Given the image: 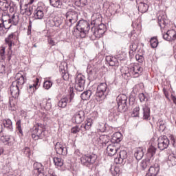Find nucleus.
<instances>
[{"instance_id":"1","label":"nucleus","mask_w":176,"mask_h":176,"mask_svg":"<svg viewBox=\"0 0 176 176\" xmlns=\"http://www.w3.org/2000/svg\"><path fill=\"white\" fill-rule=\"evenodd\" d=\"M109 94V88L105 82L100 83L97 87V91L95 98L98 102H102L107 98V96Z\"/></svg>"},{"instance_id":"2","label":"nucleus","mask_w":176,"mask_h":176,"mask_svg":"<svg viewBox=\"0 0 176 176\" xmlns=\"http://www.w3.org/2000/svg\"><path fill=\"white\" fill-rule=\"evenodd\" d=\"M31 137L34 141L42 140L46 136V131L43 128V124H36L30 129Z\"/></svg>"},{"instance_id":"3","label":"nucleus","mask_w":176,"mask_h":176,"mask_svg":"<svg viewBox=\"0 0 176 176\" xmlns=\"http://www.w3.org/2000/svg\"><path fill=\"white\" fill-rule=\"evenodd\" d=\"M155 153H156V147L155 146V143H152L148 148L146 153L147 157L141 162L140 167L142 170H145L147 167L151 166V160H152V157L155 156Z\"/></svg>"},{"instance_id":"4","label":"nucleus","mask_w":176,"mask_h":176,"mask_svg":"<svg viewBox=\"0 0 176 176\" xmlns=\"http://www.w3.org/2000/svg\"><path fill=\"white\" fill-rule=\"evenodd\" d=\"M76 30L80 32L79 36L80 38H86V36L89 34V31H90V23L87 21L80 20L76 26Z\"/></svg>"},{"instance_id":"5","label":"nucleus","mask_w":176,"mask_h":176,"mask_svg":"<svg viewBox=\"0 0 176 176\" xmlns=\"http://www.w3.org/2000/svg\"><path fill=\"white\" fill-rule=\"evenodd\" d=\"M107 31V25L104 23H100L98 26L94 25L91 29V33L92 34L93 36L100 39L102 38V35L105 34Z\"/></svg>"},{"instance_id":"6","label":"nucleus","mask_w":176,"mask_h":176,"mask_svg":"<svg viewBox=\"0 0 176 176\" xmlns=\"http://www.w3.org/2000/svg\"><path fill=\"white\" fill-rule=\"evenodd\" d=\"M116 101L119 112H126L127 111V96L120 94L117 97Z\"/></svg>"},{"instance_id":"7","label":"nucleus","mask_w":176,"mask_h":176,"mask_svg":"<svg viewBox=\"0 0 176 176\" xmlns=\"http://www.w3.org/2000/svg\"><path fill=\"white\" fill-rule=\"evenodd\" d=\"M97 160V155L96 154L85 155L80 158V162L82 166L86 167H91Z\"/></svg>"},{"instance_id":"8","label":"nucleus","mask_w":176,"mask_h":176,"mask_svg":"<svg viewBox=\"0 0 176 176\" xmlns=\"http://www.w3.org/2000/svg\"><path fill=\"white\" fill-rule=\"evenodd\" d=\"M86 83V77L81 74L77 75L75 79V89L77 91H83Z\"/></svg>"},{"instance_id":"9","label":"nucleus","mask_w":176,"mask_h":176,"mask_svg":"<svg viewBox=\"0 0 176 176\" xmlns=\"http://www.w3.org/2000/svg\"><path fill=\"white\" fill-rule=\"evenodd\" d=\"M78 21V12L76 11H68L66 13V24L68 27H72Z\"/></svg>"},{"instance_id":"10","label":"nucleus","mask_w":176,"mask_h":176,"mask_svg":"<svg viewBox=\"0 0 176 176\" xmlns=\"http://www.w3.org/2000/svg\"><path fill=\"white\" fill-rule=\"evenodd\" d=\"M74 97H75V94L74 93V89H70L69 96H66L63 98L58 102V106L60 108H65L67 107V104H69V102H72V100H74Z\"/></svg>"},{"instance_id":"11","label":"nucleus","mask_w":176,"mask_h":176,"mask_svg":"<svg viewBox=\"0 0 176 176\" xmlns=\"http://www.w3.org/2000/svg\"><path fill=\"white\" fill-rule=\"evenodd\" d=\"M158 148L160 151H164L167 149L170 145V140L168 139L167 136H163L158 138Z\"/></svg>"},{"instance_id":"12","label":"nucleus","mask_w":176,"mask_h":176,"mask_svg":"<svg viewBox=\"0 0 176 176\" xmlns=\"http://www.w3.org/2000/svg\"><path fill=\"white\" fill-rule=\"evenodd\" d=\"M15 80L12 82L14 86H18L23 89V85L27 82V78L23 76L21 74L17 73L15 76Z\"/></svg>"},{"instance_id":"13","label":"nucleus","mask_w":176,"mask_h":176,"mask_svg":"<svg viewBox=\"0 0 176 176\" xmlns=\"http://www.w3.org/2000/svg\"><path fill=\"white\" fill-rule=\"evenodd\" d=\"M127 162V151L123 150L120 152L119 157L114 159L116 164H124Z\"/></svg>"},{"instance_id":"14","label":"nucleus","mask_w":176,"mask_h":176,"mask_svg":"<svg viewBox=\"0 0 176 176\" xmlns=\"http://www.w3.org/2000/svg\"><path fill=\"white\" fill-rule=\"evenodd\" d=\"M85 111L80 110L74 114L72 117V120L74 123H76V124H80V123L85 120Z\"/></svg>"},{"instance_id":"15","label":"nucleus","mask_w":176,"mask_h":176,"mask_svg":"<svg viewBox=\"0 0 176 176\" xmlns=\"http://www.w3.org/2000/svg\"><path fill=\"white\" fill-rule=\"evenodd\" d=\"M16 32L11 33L5 38V43L8 45L9 50H12V45H14V39H17Z\"/></svg>"},{"instance_id":"16","label":"nucleus","mask_w":176,"mask_h":176,"mask_svg":"<svg viewBox=\"0 0 176 176\" xmlns=\"http://www.w3.org/2000/svg\"><path fill=\"white\" fill-rule=\"evenodd\" d=\"M34 169L36 171L37 176H45L46 175V170H45V168L43 165L39 162H35L33 164Z\"/></svg>"},{"instance_id":"17","label":"nucleus","mask_w":176,"mask_h":176,"mask_svg":"<svg viewBox=\"0 0 176 176\" xmlns=\"http://www.w3.org/2000/svg\"><path fill=\"white\" fill-rule=\"evenodd\" d=\"M34 16L36 20H42L45 16V8L38 6L34 11Z\"/></svg>"},{"instance_id":"18","label":"nucleus","mask_w":176,"mask_h":176,"mask_svg":"<svg viewBox=\"0 0 176 176\" xmlns=\"http://www.w3.org/2000/svg\"><path fill=\"white\" fill-rule=\"evenodd\" d=\"M163 38L168 42L171 41H175L176 39V32L174 30H168L165 34H163Z\"/></svg>"},{"instance_id":"19","label":"nucleus","mask_w":176,"mask_h":176,"mask_svg":"<svg viewBox=\"0 0 176 176\" xmlns=\"http://www.w3.org/2000/svg\"><path fill=\"white\" fill-rule=\"evenodd\" d=\"M55 151L58 155H62V156H66V155L67 153V147L64 146L60 142H57L56 144Z\"/></svg>"},{"instance_id":"20","label":"nucleus","mask_w":176,"mask_h":176,"mask_svg":"<svg viewBox=\"0 0 176 176\" xmlns=\"http://www.w3.org/2000/svg\"><path fill=\"white\" fill-rule=\"evenodd\" d=\"M93 126V119L87 118L86 121L81 124L80 130L82 133H86V131L90 130Z\"/></svg>"},{"instance_id":"21","label":"nucleus","mask_w":176,"mask_h":176,"mask_svg":"<svg viewBox=\"0 0 176 176\" xmlns=\"http://www.w3.org/2000/svg\"><path fill=\"white\" fill-rule=\"evenodd\" d=\"M10 89L11 96L13 97V98H18L19 96H20V89H21V87H19V85H14L12 82Z\"/></svg>"},{"instance_id":"22","label":"nucleus","mask_w":176,"mask_h":176,"mask_svg":"<svg viewBox=\"0 0 176 176\" xmlns=\"http://www.w3.org/2000/svg\"><path fill=\"white\" fill-rule=\"evenodd\" d=\"M143 69L141 67V65L136 64L131 69V72H132V74L135 76V78H138L139 75H141L142 74Z\"/></svg>"},{"instance_id":"23","label":"nucleus","mask_w":176,"mask_h":176,"mask_svg":"<svg viewBox=\"0 0 176 176\" xmlns=\"http://www.w3.org/2000/svg\"><path fill=\"white\" fill-rule=\"evenodd\" d=\"M142 119L143 120H151V109L147 106L144 105L142 109Z\"/></svg>"},{"instance_id":"24","label":"nucleus","mask_w":176,"mask_h":176,"mask_svg":"<svg viewBox=\"0 0 176 176\" xmlns=\"http://www.w3.org/2000/svg\"><path fill=\"white\" fill-rule=\"evenodd\" d=\"M34 2V0H31L29 3L25 4V11L23 12V14L26 16H31L34 12V7L31 4Z\"/></svg>"},{"instance_id":"25","label":"nucleus","mask_w":176,"mask_h":176,"mask_svg":"<svg viewBox=\"0 0 176 176\" xmlns=\"http://www.w3.org/2000/svg\"><path fill=\"white\" fill-rule=\"evenodd\" d=\"M107 152L108 156H115L118 152V148H116L113 144H109L107 147Z\"/></svg>"},{"instance_id":"26","label":"nucleus","mask_w":176,"mask_h":176,"mask_svg":"<svg viewBox=\"0 0 176 176\" xmlns=\"http://www.w3.org/2000/svg\"><path fill=\"white\" fill-rule=\"evenodd\" d=\"M106 61L109 63L111 67H116L119 65V61L115 57L106 56Z\"/></svg>"},{"instance_id":"27","label":"nucleus","mask_w":176,"mask_h":176,"mask_svg":"<svg viewBox=\"0 0 176 176\" xmlns=\"http://www.w3.org/2000/svg\"><path fill=\"white\" fill-rule=\"evenodd\" d=\"M160 170V168H159V166H150L148 169V174H146V176H157Z\"/></svg>"},{"instance_id":"28","label":"nucleus","mask_w":176,"mask_h":176,"mask_svg":"<svg viewBox=\"0 0 176 176\" xmlns=\"http://www.w3.org/2000/svg\"><path fill=\"white\" fill-rule=\"evenodd\" d=\"M167 16L162 14L158 16V24L160 28H164L166 27V24H167Z\"/></svg>"},{"instance_id":"29","label":"nucleus","mask_w":176,"mask_h":176,"mask_svg":"<svg viewBox=\"0 0 176 176\" xmlns=\"http://www.w3.org/2000/svg\"><path fill=\"white\" fill-rule=\"evenodd\" d=\"M134 156L138 160H141L144 157V148L139 147L135 149Z\"/></svg>"},{"instance_id":"30","label":"nucleus","mask_w":176,"mask_h":176,"mask_svg":"<svg viewBox=\"0 0 176 176\" xmlns=\"http://www.w3.org/2000/svg\"><path fill=\"white\" fill-rule=\"evenodd\" d=\"M100 144H103L107 145V144H111L112 141H111V138L108 135H101L99 137Z\"/></svg>"},{"instance_id":"31","label":"nucleus","mask_w":176,"mask_h":176,"mask_svg":"<svg viewBox=\"0 0 176 176\" xmlns=\"http://www.w3.org/2000/svg\"><path fill=\"white\" fill-rule=\"evenodd\" d=\"M148 9H149V5L145 3L144 2H140L138 6V11L140 13H146L148 12Z\"/></svg>"},{"instance_id":"32","label":"nucleus","mask_w":176,"mask_h":176,"mask_svg":"<svg viewBox=\"0 0 176 176\" xmlns=\"http://www.w3.org/2000/svg\"><path fill=\"white\" fill-rule=\"evenodd\" d=\"M10 8V3L8 0H0V9L4 12H6Z\"/></svg>"},{"instance_id":"33","label":"nucleus","mask_w":176,"mask_h":176,"mask_svg":"<svg viewBox=\"0 0 176 176\" xmlns=\"http://www.w3.org/2000/svg\"><path fill=\"white\" fill-rule=\"evenodd\" d=\"M2 126H4L6 129H8L10 131L13 130V122L10 119L3 120L2 122Z\"/></svg>"},{"instance_id":"34","label":"nucleus","mask_w":176,"mask_h":176,"mask_svg":"<svg viewBox=\"0 0 176 176\" xmlns=\"http://www.w3.org/2000/svg\"><path fill=\"white\" fill-rule=\"evenodd\" d=\"M40 106L46 111H50L52 109V102H50V100H43V102L40 103Z\"/></svg>"},{"instance_id":"35","label":"nucleus","mask_w":176,"mask_h":176,"mask_svg":"<svg viewBox=\"0 0 176 176\" xmlns=\"http://www.w3.org/2000/svg\"><path fill=\"white\" fill-rule=\"evenodd\" d=\"M120 141H122V133L120 132L115 133L112 136L111 142L119 144Z\"/></svg>"},{"instance_id":"36","label":"nucleus","mask_w":176,"mask_h":176,"mask_svg":"<svg viewBox=\"0 0 176 176\" xmlns=\"http://www.w3.org/2000/svg\"><path fill=\"white\" fill-rule=\"evenodd\" d=\"M50 3L51 6H53L54 8L61 9L63 6V0H50Z\"/></svg>"},{"instance_id":"37","label":"nucleus","mask_w":176,"mask_h":176,"mask_svg":"<svg viewBox=\"0 0 176 176\" xmlns=\"http://www.w3.org/2000/svg\"><path fill=\"white\" fill-rule=\"evenodd\" d=\"M109 116L111 118V119H115L116 116H119V109L116 107H113V109H111L109 111Z\"/></svg>"},{"instance_id":"38","label":"nucleus","mask_w":176,"mask_h":176,"mask_svg":"<svg viewBox=\"0 0 176 176\" xmlns=\"http://www.w3.org/2000/svg\"><path fill=\"white\" fill-rule=\"evenodd\" d=\"M91 94H93V92L91 90H87L81 94L80 97L84 101H87V100H90Z\"/></svg>"},{"instance_id":"39","label":"nucleus","mask_w":176,"mask_h":176,"mask_svg":"<svg viewBox=\"0 0 176 176\" xmlns=\"http://www.w3.org/2000/svg\"><path fill=\"white\" fill-rule=\"evenodd\" d=\"M97 78V72L94 69L88 70V79L89 80L93 81Z\"/></svg>"},{"instance_id":"40","label":"nucleus","mask_w":176,"mask_h":176,"mask_svg":"<svg viewBox=\"0 0 176 176\" xmlns=\"http://www.w3.org/2000/svg\"><path fill=\"white\" fill-rule=\"evenodd\" d=\"M168 164L169 166H175L176 165V155L170 154L168 157Z\"/></svg>"},{"instance_id":"41","label":"nucleus","mask_w":176,"mask_h":176,"mask_svg":"<svg viewBox=\"0 0 176 176\" xmlns=\"http://www.w3.org/2000/svg\"><path fill=\"white\" fill-rule=\"evenodd\" d=\"M6 23V20L3 19V15H2V17L0 18V32L1 34H5V28H7Z\"/></svg>"},{"instance_id":"42","label":"nucleus","mask_w":176,"mask_h":176,"mask_svg":"<svg viewBox=\"0 0 176 176\" xmlns=\"http://www.w3.org/2000/svg\"><path fill=\"white\" fill-rule=\"evenodd\" d=\"M8 24L17 25V24H19V16L13 14L12 17L8 19Z\"/></svg>"},{"instance_id":"43","label":"nucleus","mask_w":176,"mask_h":176,"mask_svg":"<svg viewBox=\"0 0 176 176\" xmlns=\"http://www.w3.org/2000/svg\"><path fill=\"white\" fill-rule=\"evenodd\" d=\"M110 171L113 176L120 175V168L118 166H113V168H111Z\"/></svg>"},{"instance_id":"44","label":"nucleus","mask_w":176,"mask_h":176,"mask_svg":"<svg viewBox=\"0 0 176 176\" xmlns=\"http://www.w3.org/2000/svg\"><path fill=\"white\" fill-rule=\"evenodd\" d=\"M76 6L78 8H85L87 5V0H76L75 1Z\"/></svg>"},{"instance_id":"45","label":"nucleus","mask_w":176,"mask_h":176,"mask_svg":"<svg viewBox=\"0 0 176 176\" xmlns=\"http://www.w3.org/2000/svg\"><path fill=\"white\" fill-rule=\"evenodd\" d=\"M130 49L131 50L129 51V54L131 55L133 53H134V52H135V50H137V49H138V42H132Z\"/></svg>"},{"instance_id":"46","label":"nucleus","mask_w":176,"mask_h":176,"mask_svg":"<svg viewBox=\"0 0 176 176\" xmlns=\"http://www.w3.org/2000/svg\"><path fill=\"white\" fill-rule=\"evenodd\" d=\"M54 163L55 166H57L58 167H63V165L64 164V161L60 157H54Z\"/></svg>"},{"instance_id":"47","label":"nucleus","mask_w":176,"mask_h":176,"mask_svg":"<svg viewBox=\"0 0 176 176\" xmlns=\"http://www.w3.org/2000/svg\"><path fill=\"white\" fill-rule=\"evenodd\" d=\"M39 85V79L36 78L35 82L32 84L29 85V90H32L33 93L38 89V85Z\"/></svg>"},{"instance_id":"48","label":"nucleus","mask_w":176,"mask_h":176,"mask_svg":"<svg viewBox=\"0 0 176 176\" xmlns=\"http://www.w3.org/2000/svg\"><path fill=\"white\" fill-rule=\"evenodd\" d=\"M150 45L153 49H155V47H157V45H159V41H157V38L156 37H153L150 40Z\"/></svg>"},{"instance_id":"49","label":"nucleus","mask_w":176,"mask_h":176,"mask_svg":"<svg viewBox=\"0 0 176 176\" xmlns=\"http://www.w3.org/2000/svg\"><path fill=\"white\" fill-rule=\"evenodd\" d=\"M16 127L17 131H19V134L23 135V129H21V120H19L16 123Z\"/></svg>"},{"instance_id":"50","label":"nucleus","mask_w":176,"mask_h":176,"mask_svg":"<svg viewBox=\"0 0 176 176\" xmlns=\"http://www.w3.org/2000/svg\"><path fill=\"white\" fill-rule=\"evenodd\" d=\"M52 86H53V82L50 80H47L43 83V87L44 89H46V90H49Z\"/></svg>"},{"instance_id":"51","label":"nucleus","mask_w":176,"mask_h":176,"mask_svg":"<svg viewBox=\"0 0 176 176\" xmlns=\"http://www.w3.org/2000/svg\"><path fill=\"white\" fill-rule=\"evenodd\" d=\"M139 99L140 102H144V101H148V97L144 93H141L139 94Z\"/></svg>"},{"instance_id":"52","label":"nucleus","mask_w":176,"mask_h":176,"mask_svg":"<svg viewBox=\"0 0 176 176\" xmlns=\"http://www.w3.org/2000/svg\"><path fill=\"white\" fill-rule=\"evenodd\" d=\"M80 131H82V129H80V127L79 128V126H74L71 129V133L73 134H78Z\"/></svg>"},{"instance_id":"53","label":"nucleus","mask_w":176,"mask_h":176,"mask_svg":"<svg viewBox=\"0 0 176 176\" xmlns=\"http://www.w3.org/2000/svg\"><path fill=\"white\" fill-rule=\"evenodd\" d=\"M61 76L63 80H68V79H69V74H68V73L66 72L64 69L62 70Z\"/></svg>"},{"instance_id":"54","label":"nucleus","mask_w":176,"mask_h":176,"mask_svg":"<svg viewBox=\"0 0 176 176\" xmlns=\"http://www.w3.org/2000/svg\"><path fill=\"white\" fill-rule=\"evenodd\" d=\"M0 140L3 143L9 142V141H10V135H2L0 138Z\"/></svg>"},{"instance_id":"55","label":"nucleus","mask_w":176,"mask_h":176,"mask_svg":"<svg viewBox=\"0 0 176 176\" xmlns=\"http://www.w3.org/2000/svg\"><path fill=\"white\" fill-rule=\"evenodd\" d=\"M157 126H160V130H164L166 129V122L161 120L157 123Z\"/></svg>"},{"instance_id":"56","label":"nucleus","mask_w":176,"mask_h":176,"mask_svg":"<svg viewBox=\"0 0 176 176\" xmlns=\"http://www.w3.org/2000/svg\"><path fill=\"white\" fill-rule=\"evenodd\" d=\"M135 59L137 60V61H138V63H140V64H142V63H144V56L142 55H140V54H137L135 56Z\"/></svg>"},{"instance_id":"57","label":"nucleus","mask_w":176,"mask_h":176,"mask_svg":"<svg viewBox=\"0 0 176 176\" xmlns=\"http://www.w3.org/2000/svg\"><path fill=\"white\" fill-rule=\"evenodd\" d=\"M140 116V107H135L133 111V116L137 118Z\"/></svg>"},{"instance_id":"58","label":"nucleus","mask_w":176,"mask_h":176,"mask_svg":"<svg viewBox=\"0 0 176 176\" xmlns=\"http://www.w3.org/2000/svg\"><path fill=\"white\" fill-rule=\"evenodd\" d=\"M23 153L26 155L28 157H30V156H31V150L29 147H25L23 149Z\"/></svg>"},{"instance_id":"59","label":"nucleus","mask_w":176,"mask_h":176,"mask_svg":"<svg viewBox=\"0 0 176 176\" xmlns=\"http://www.w3.org/2000/svg\"><path fill=\"white\" fill-rule=\"evenodd\" d=\"M54 27H60V24L63 23V21L60 19H54Z\"/></svg>"},{"instance_id":"60","label":"nucleus","mask_w":176,"mask_h":176,"mask_svg":"<svg viewBox=\"0 0 176 176\" xmlns=\"http://www.w3.org/2000/svg\"><path fill=\"white\" fill-rule=\"evenodd\" d=\"M47 27H54V19H49L47 21Z\"/></svg>"},{"instance_id":"61","label":"nucleus","mask_w":176,"mask_h":176,"mask_svg":"<svg viewBox=\"0 0 176 176\" xmlns=\"http://www.w3.org/2000/svg\"><path fill=\"white\" fill-rule=\"evenodd\" d=\"M0 56L1 57V60H5V47H2L0 51Z\"/></svg>"},{"instance_id":"62","label":"nucleus","mask_w":176,"mask_h":176,"mask_svg":"<svg viewBox=\"0 0 176 176\" xmlns=\"http://www.w3.org/2000/svg\"><path fill=\"white\" fill-rule=\"evenodd\" d=\"M6 25L7 28H4V31L5 30H10L12 27V24L9 23V20L8 21L6 20Z\"/></svg>"},{"instance_id":"63","label":"nucleus","mask_w":176,"mask_h":176,"mask_svg":"<svg viewBox=\"0 0 176 176\" xmlns=\"http://www.w3.org/2000/svg\"><path fill=\"white\" fill-rule=\"evenodd\" d=\"M98 22V19H95L94 21H91V25H98V23H97Z\"/></svg>"},{"instance_id":"64","label":"nucleus","mask_w":176,"mask_h":176,"mask_svg":"<svg viewBox=\"0 0 176 176\" xmlns=\"http://www.w3.org/2000/svg\"><path fill=\"white\" fill-rule=\"evenodd\" d=\"M31 28H32V25L30 23L28 28V35H31Z\"/></svg>"}]
</instances>
